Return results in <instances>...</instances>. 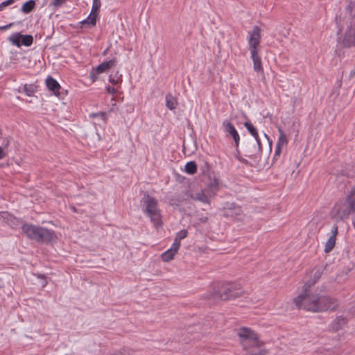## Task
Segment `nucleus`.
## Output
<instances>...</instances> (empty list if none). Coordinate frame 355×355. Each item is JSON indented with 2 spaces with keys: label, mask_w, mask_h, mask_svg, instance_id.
<instances>
[{
  "label": "nucleus",
  "mask_w": 355,
  "mask_h": 355,
  "mask_svg": "<svg viewBox=\"0 0 355 355\" xmlns=\"http://www.w3.org/2000/svg\"><path fill=\"white\" fill-rule=\"evenodd\" d=\"M197 171V165L194 162H189L185 165V171L190 174L193 175Z\"/></svg>",
  "instance_id": "4be33fe9"
},
{
  "label": "nucleus",
  "mask_w": 355,
  "mask_h": 355,
  "mask_svg": "<svg viewBox=\"0 0 355 355\" xmlns=\"http://www.w3.org/2000/svg\"><path fill=\"white\" fill-rule=\"evenodd\" d=\"M248 46L250 51L251 58L253 61V68L255 71H263L261 60L259 55L261 42V28L254 26L251 32L248 33Z\"/></svg>",
  "instance_id": "20e7f679"
},
{
  "label": "nucleus",
  "mask_w": 355,
  "mask_h": 355,
  "mask_svg": "<svg viewBox=\"0 0 355 355\" xmlns=\"http://www.w3.org/2000/svg\"><path fill=\"white\" fill-rule=\"evenodd\" d=\"M70 209L74 212V213H79L77 210V209L75 207V206L71 205L70 206Z\"/></svg>",
  "instance_id": "ea45409f"
},
{
  "label": "nucleus",
  "mask_w": 355,
  "mask_h": 355,
  "mask_svg": "<svg viewBox=\"0 0 355 355\" xmlns=\"http://www.w3.org/2000/svg\"><path fill=\"white\" fill-rule=\"evenodd\" d=\"M21 229L28 239L35 240L38 243H51L55 236L53 230L32 224L26 223Z\"/></svg>",
  "instance_id": "39448f33"
},
{
  "label": "nucleus",
  "mask_w": 355,
  "mask_h": 355,
  "mask_svg": "<svg viewBox=\"0 0 355 355\" xmlns=\"http://www.w3.org/2000/svg\"><path fill=\"white\" fill-rule=\"evenodd\" d=\"M242 151L245 157L253 158L261 155L262 148L261 141L248 139L242 145Z\"/></svg>",
  "instance_id": "1a4fd4ad"
},
{
  "label": "nucleus",
  "mask_w": 355,
  "mask_h": 355,
  "mask_svg": "<svg viewBox=\"0 0 355 355\" xmlns=\"http://www.w3.org/2000/svg\"><path fill=\"white\" fill-rule=\"evenodd\" d=\"M96 116H101L103 121H105V113L100 112L98 113H92L90 114V117L94 118Z\"/></svg>",
  "instance_id": "7c9ffc66"
},
{
  "label": "nucleus",
  "mask_w": 355,
  "mask_h": 355,
  "mask_svg": "<svg viewBox=\"0 0 355 355\" xmlns=\"http://www.w3.org/2000/svg\"><path fill=\"white\" fill-rule=\"evenodd\" d=\"M66 0H54L53 5L55 6H61Z\"/></svg>",
  "instance_id": "c9c22d12"
},
{
  "label": "nucleus",
  "mask_w": 355,
  "mask_h": 355,
  "mask_svg": "<svg viewBox=\"0 0 355 355\" xmlns=\"http://www.w3.org/2000/svg\"><path fill=\"white\" fill-rule=\"evenodd\" d=\"M8 144H9V141H8L6 142V146H8Z\"/></svg>",
  "instance_id": "49530a36"
},
{
  "label": "nucleus",
  "mask_w": 355,
  "mask_h": 355,
  "mask_svg": "<svg viewBox=\"0 0 355 355\" xmlns=\"http://www.w3.org/2000/svg\"><path fill=\"white\" fill-rule=\"evenodd\" d=\"M277 130L279 133V137L278 138L276 145L280 146L282 147L287 145L288 139L286 138V134L280 127H277Z\"/></svg>",
  "instance_id": "6ab92c4d"
},
{
  "label": "nucleus",
  "mask_w": 355,
  "mask_h": 355,
  "mask_svg": "<svg viewBox=\"0 0 355 355\" xmlns=\"http://www.w3.org/2000/svg\"><path fill=\"white\" fill-rule=\"evenodd\" d=\"M110 355H127V352L125 349L117 351Z\"/></svg>",
  "instance_id": "f704fd0d"
},
{
  "label": "nucleus",
  "mask_w": 355,
  "mask_h": 355,
  "mask_svg": "<svg viewBox=\"0 0 355 355\" xmlns=\"http://www.w3.org/2000/svg\"><path fill=\"white\" fill-rule=\"evenodd\" d=\"M352 211L346 200L336 202L331 210V217L336 222L347 219Z\"/></svg>",
  "instance_id": "6e6552de"
},
{
  "label": "nucleus",
  "mask_w": 355,
  "mask_h": 355,
  "mask_svg": "<svg viewBox=\"0 0 355 355\" xmlns=\"http://www.w3.org/2000/svg\"><path fill=\"white\" fill-rule=\"evenodd\" d=\"M23 89L27 96H32L36 91V87L33 84L25 85Z\"/></svg>",
  "instance_id": "393cba45"
},
{
  "label": "nucleus",
  "mask_w": 355,
  "mask_h": 355,
  "mask_svg": "<svg viewBox=\"0 0 355 355\" xmlns=\"http://www.w3.org/2000/svg\"><path fill=\"white\" fill-rule=\"evenodd\" d=\"M238 336L243 348L249 350L251 355H265L266 350L263 344L259 340L257 335L250 329L243 328L239 330Z\"/></svg>",
  "instance_id": "7ed1b4c3"
},
{
  "label": "nucleus",
  "mask_w": 355,
  "mask_h": 355,
  "mask_svg": "<svg viewBox=\"0 0 355 355\" xmlns=\"http://www.w3.org/2000/svg\"><path fill=\"white\" fill-rule=\"evenodd\" d=\"M184 198L183 197L178 196L176 200L173 198H170L169 201H170L171 205H175L177 202H181L184 201Z\"/></svg>",
  "instance_id": "2f4dec72"
},
{
  "label": "nucleus",
  "mask_w": 355,
  "mask_h": 355,
  "mask_svg": "<svg viewBox=\"0 0 355 355\" xmlns=\"http://www.w3.org/2000/svg\"><path fill=\"white\" fill-rule=\"evenodd\" d=\"M110 81L112 84H114V85L116 84V83H117V82H118L117 80H115L114 79H112V78H110Z\"/></svg>",
  "instance_id": "a19ab883"
},
{
  "label": "nucleus",
  "mask_w": 355,
  "mask_h": 355,
  "mask_svg": "<svg viewBox=\"0 0 355 355\" xmlns=\"http://www.w3.org/2000/svg\"><path fill=\"white\" fill-rule=\"evenodd\" d=\"M347 323V320L343 316L337 317L330 324V329L332 331H338L344 328Z\"/></svg>",
  "instance_id": "ddd939ff"
},
{
  "label": "nucleus",
  "mask_w": 355,
  "mask_h": 355,
  "mask_svg": "<svg viewBox=\"0 0 355 355\" xmlns=\"http://www.w3.org/2000/svg\"><path fill=\"white\" fill-rule=\"evenodd\" d=\"M35 6V1L34 0H29L24 3L21 7V11L24 13L28 14L32 11Z\"/></svg>",
  "instance_id": "aec40b11"
},
{
  "label": "nucleus",
  "mask_w": 355,
  "mask_h": 355,
  "mask_svg": "<svg viewBox=\"0 0 355 355\" xmlns=\"http://www.w3.org/2000/svg\"><path fill=\"white\" fill-rule=\"evenodd\" d=\"M180 241L174 239V242L170 249L171 250H173V252H175V253H177L180 248Z\"/></svg>",
  "instance_id": "cd10ccee"
},
{
  "label": "nucleus",
  "mask_w": 355,
  "mask_h": 355,
  "mask_svg": "<svg viewBox=\"0 0 355 355\" xmlns=\"http://www.w3.org/2000/svg\"><path fill=\"white\" fill-rule=\"evenodd\" d=\"M243 290L240 285L234 282L223 284L218 290H214L211 296L214 299L229 300L240 297Z\"/></svg>",
  "instance_id": "423d86ee"
},
{
  "label": "nucleus",
  "mask_w": 355,
  "mask_h": 355,
  "mask_svg": "<svg viewBox=\"0 0 355 355\" xmlns=\"http://www.w3.org/2000/svg\"><path fill=\"white\" fill-rule=\"evenodd\" d=\"M46 85L48 89L51 90L53 94L57 96H60L59 90L61 89V87L55 79L51 76H48L46 79Z\"/></svg>",
  "instance_id": "f8f14e48"
},
{
  "label": "nucleus",
  "mask_w": 355,
  "mask_h": 355,
  "mask_svg": "<svg viewBox=\"0 0 355 355\" xmlns=\"http://www.w3.org/2000/svg\"><path fill=\"white\" fill-rule=\"evenodd\" d=\"M343 22L346 24L344 33L338 37V43L345 48L355 46V2H350L345 8Z\"/></svg>",
  "instance_id": "f03ea898"
},
{
  "label": "nucleus",
  "mask_w": 355,
  "mask_h": 355,
  "mask_svg": "<svg viewBox=\"0 0 355 355\" xmlns=\"http://www.w3.org/2000/svg\"><path fill=\"white\" fill-rule=\"evenodd\" d=\"M336 239H334L333 237H329L327 241L325 243L324 247V252L326 253L329 252L332 250V249L334 248L336 244Z\"/></svg>",
  "instance_id": "b1692460"
},
{
  "label": "nucleus",
  "mask_w": 355,
  "mask_h": 355,
  "mask_svg": "<svg viewBox=\"0 0 355 355\" xmlns=\"http://www.w3.org/2000/svg\"><path fill=\"white\" fill-rule=\"evenodd\" d=\"M341 22V17H340L339 21H337V24H340Z\"/></svg>",
  "instance_id": "c03bdc74"
},
{
  "label": "nucleus",
  "mask_w": 355,
  "mask_h": 355,
  "mask_svg": "<svg viewBox=\"0 0 355 355\" xmlns=\"http://www.w3.org/2000/svg\"><path fill=\"white\" fill-rule=\"evenodd\" d=\"M144 211L150 217L155 226L160 225L161 215L158 209V201L154 197L145 194L141 200Z\"/></svg>",
  "instance_id": "0eeeda50"
},
{
  "label": "nucleus",
  "mask_w": 355,
  "mask_h": 355,
  "mask_svg": "<svg viewBox=\"0 0 355 355\" xmlns=\"http://www.w3.org/2000/svg\"><path fill=\"white\" fill-rule=\"evenodd\" d=\"M101 6V3L100 0H93L92 8L90 13L98 16Z\"/></svg>",
  "instance_id": "a878e982"
},
{
  "label": "nucleus",
  "mask_w": 355,
  "mask_h": 355,
  "mask_svg": "<svg viewBox=\"0 0 355 355\" xmlns=\"http://www.w3.org/2000/svg\"><path fill=\"white\" fill-rule=\"evenodd\" d=\"M177 104V100L171 94L166 95V105L169 110L175 109Z\"/></svg>",
  "instance_id": "a211bd4d"
},
{
  "label": "nucleus",
  "mask_w": 355,
  "mask_h": 355,
  "mask_svg": "<svg viewBox=\"0 0 355 355\" xmlns=\"http://www.w3.org/2000/svg\"><path fill=\"white\" fill-rule=\"evenodd\" d=\"M117 60L116 58L109 60L103 62L101 64L98 65L96 68V73H101L107 71L109 69L116 66Z\"/></svg>",
  "instance_id": "4468645a"
},
{
  "label": "nucleus",
  "mask_w": 355,
  "mask_h": 355,
  "mask_svg": "<svg viewBox=\"0 0 355 355\" xmlns=\"http://www.w3.org/2000/svg\"><path fill=\"white\" fill-rule=\"evenodd\" d=\"M98 74L99 73H96V68L92 69V71L90 73V78L92 79V82L96 80Z\"/></svg>",
  "instance_id": "473e14b6"
},
{
  "label": "nucleus",
  "mask_w": 355,
  "mask_h": 355,
  "mask_svg": "<svg viewBox=\"0 0 355 355\" xmlns=\"http://www.w3.org/2000/svg\"><path fill=\"white\" fill-rule=\"evenodd\" d=\"M175 254L176 253L175 252H173L171 249H168V250L162 253V259L165 262L170 261L174 258Z\"/></svg>",
  "instance_id": "5701e85b"
},
{
  "label": "nucleus",
  "mask_w": 355,
  "mask_h": 355,
  "mask_svg": "<svg viewBox=\"0 0 355 355\" xmlns=\"http://www.w3.org/2000/svg\"><path fill=\"white\" fill-rule=\"evenodd\" d=\"M314 280L311 284L305 283L303 286L302 293L293 299V302L298 309H303L311 312H323L335 311L338 304L336 299L327 295H320L312 293L310 288L320 277L321 272L317 270L314 272Z\"/></svg>",
  "instance_id": "f257e3e1"
},
{
  "label": "nucleus",
  "mask_w": 355,
  "mask_h": 355,
  "mask_svg": "<svg viewBox=\"0 0 355 355\" xmlns=\"http://www.w3.org/2000/svg\"><path fill=\"white\" fill-rule=\"evenodd\" d=\"M12 24H7V25H5V26H0V30H6L8 28H9L10 27H11Z\"/></svg>",
  "instance_id": "58836bf2"
},
{
  "label": "nucleus",
  "mask_w": 355,
  "mask_h": 355,
  "mask_svg": "<svg viewBox=\"0 0 355 355\" xmlns=\"http://www.w3.org/2000/svg\"><path fill=\"white\" fill-rule=\"evenodd\" d=\"M282 146L276 145L275 147V156H279L282 152Z\"/></svg>",
  "instance_id": "72a5a7b5"
},
{
  "label": "nucleus",
  "mask_w": 355,
  "mask_h": 355,
  "mask_svg": "<svg viewBox=\"0 0 355 355\" xmlns=\"http://www.w3.org/2000/svg\"><path fill=\"white\" fill-rule=\"evenodd\" d=\"M345 200L352 213H355V187L349 193Z\"/></svg>",
  "instance_id": "dca6fc26"
},
{
  "label": "nucleus",
  "mask_w": 355,
  "mask_h": 355,
  "mask_svg": "<svg viewBox=\"0 0 355 355\" xmlns=\"http://www.w3.org/2000/svg\"><path fill=\"white\" fill-rule=\"evenodd\" d=\"M129 112H131L133 111V107H130V109L128 110Z\"/></svg>",
  "instance_id": "37998d69"
},
{
  "label": "nucleus",
  "mask_w": 355,
  "mask_h": 355,
  "mask_svg": "<svg viewBox=\"0 0 355 355\" xmlns=\"http://www.w3.org/2000/svg\"><path fill=\"white\" fill-rule=\"evenodd\" d=\"M354 75H355V70L354 71H351V76H354Z\"/></svg>",
  "instance_id": "79ce46f5"
},
{
  "label": "nucleus",
  "mask_w": 355,
  "mask_h": 355,
  "mask_svg": "<svg viewBox=\"0 0 355 355\" xmlns=\"http://www.w3.org/2000/svg\"><path fill=\"white\" fill-rule=\"evenodd\" d=\"M187 235L188 231L187 230H182L177 233L175 239L181 242V240L186 238Z\"/></svg>",
  "instance_id": "bb28decb"
},
{
  "label": "nucleus",
  "mask_w": 355,
  "mask_h": 355,
  "mask_svg": "<svg viewBox=\"0 0 355 355\" xmlns=\"http://www.w3.org/2000/svg\"><path fill=\"white\" fill-rule=\"evenodd\" d=\"M244 126L246 128L248 131L253 136V140L260 141L257 128L250 121H245L244 123Z\"/></svg>",
  "instance_id": "f3484780"
},
{
  "label": "nucleus",
  "mask_w": 355,
  "mask_h": 355,
  "mask_svg": "<svg viewBox=\"0 0 355 355\" xmlns=\"http://www.w3.org/2000/svg\"><path fill=\"white\" fill-rule=\"evenodd\" d=\"M106 89H107V92L110 94H114L116 93V89L113 87L107 86L106 87Z\"/></svg>",
  "instance_id": "e433bc0d"
},
{
  "label": "nucleus",
  "mask_w": 355,
  "mask_h": 355,
  "mask_svg": "<svg viewBox=\"0 0 355 355\" xmlns=\"http://www.w3.org/2000/svg\"><path fill=\"white\" fill-rule=\"evenodd\" d=\"M265 137L269 140V138L268 137L266 134H264Z\"/></svg>",
  "instance_id": "a18cd8bd"
},
{
  "label": "nucleus",
  "mask_w": 355,
  "mask_h": 355,
  "mask_svg": "<svg viewBox=\"0 0 355 355\" xmlns=\"http://www.w3.org/2000/svg\"><path fill=\"white\" fill-rule=\"evenodd\" d=\"M223 125L224 127V131L226 133L227 137H231L235 143V147L236 150L239 148V142H240V136L234 126V125L228 120H225L223 122Z\"/></svg>",
  "instance_id": "9b49d317"
},
{
  "label": "nucleus",
  "mask_w": 355,
  "mask_h": 355,
  "mask_svg": "<svg viewBox=\"0 0 355 355\" xmlns=\"http://www.w3.org/2000/svg\"><path fill=\"white\" fill-rule=\"evenodd\" d=\"M15 2V0H6L0 3V11Z\"/></svg>",
  "instance_id": "c85d7f7f"
},
{
  "label": "nucleus",
  "mask_w": 355,
  "mask_h": 355,
  "mask_svg": "<svg viewBox=\"0 0 355 355\" xmlns=\"http://www.w3.org/2000/svg\"><path fill=\"white\" fill-rule=\"evenodd\" d=\"M338 225L336 224H335L332 227L331 236L330 237H333L334 239H336V236L338 234Z\"/></svg>",
  "instance_id": "c756f323"
},
{
  "label": "nucleus",
  "mask_w": 355,
  "mask_h": 355,
  "mask_svg": "<svg viewBox=\"0 0 355 355\" xmlns=\"http://www.w3.org/2000/svg\"><path fill=\"white\" fill-rule=\"evenodd\" d=\"M96 15L90 13L86 19L81 21V24L83 25L87 24L89 26H94L96 23Z\"/></svg>",
  "instance_id": "412c9836"
},
{
  "label": "nucleus",
  "mask_w": 355,
  "mask_h": 355,
  "mask_svg": "<svg viewBox=\"0 0 355 355\" xmlns=\"http://www.w3.org/2000/svg\"><path fill=\"white\" fill-rule=\"evenodd\" d=\"M185 195L188 197L191 198L192 199H193L195 200H198L203 203H209V199L208 196L204 193L203 191H201L200 192L196 193L195 196L193 194L189 193L188 191H186Z\"/></svg>",
  "instance_id": "2eb2a0df"
},
{
  "label": "nucleus",
  "mask_w": 355,
  "mask_h": 355,
  "mask_svg": "<svg viewBox=\"0 0 355 355\" xmlns=\"http://www.w3.org/2000/svg\"><path fill=\"white\" fill-rule=\"evenodd\" d=\"M8 40L18 47L21 45L30 46L33 42V37L31 35H21L20 33H15L8 37Z\"/></svg>",
  "instance_id": "9d476101"
},
{
  "label": "nucleus",
  "mask_w": 355,
  "mask_h": 355,
  "mask_svg": "<svg viewBox=\"0 0 355 355\" xmlns=\"http://www.w3.org/2000/svg\"><path fill=\"white\" fill-rule=\"evenodd\" d=\"M7 154L4 152L2 147L0 146V159L4 158Z\"/></svg>",
  "instance_id": "4c0bfd02"
}]
</instances>
